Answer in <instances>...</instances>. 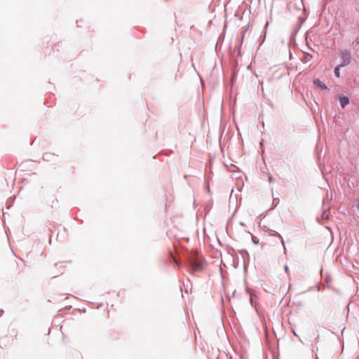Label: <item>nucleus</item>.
Instances as JSON below:
<instances>
[{"instance_id":"f257e3e1","label":"nucleus","mask_w":359,"mask_h":359,"mask_svg":"<svg viewBox=\"0 0 359 359\" xmlns=\"http://www.w3.org/2000/svg\"><path fill=\"white\" fill-rule=\"evenodd\" d=\"M339 56L341 60V66L345 67L349 65L351 62V52L348 50H344L340 51Z\"/></svg>"},{"instance_id":"f03ea898","label":"nucleus","mask_w":359,"mask_h":359,"mask_svg":"<svg viewBox=\"0 0 359 359\" xmlns=\"http://www.w3.org/2000/svg\"><path fill=\"white\" fill-rule=\"evenodd\" d=\"M190 266L193 271H201L203 266V264L201 262H197L195 260H191Z\"/></svg>"},{"instance_id":"9d476101","label":"nucleus","mask_w":359,"mask_h":359,"mask_svg":"<svg viewBox=\"0 0 359 359\" xmlns=\"http://www.w3.org/2000/svg\"><path fill=\"white\" fill-rule=\"evenodd\" d=\"M272 180V178L270 177H269V181L271 182Z\"/></svg>"},{"instance_id":"423d86ee","label":"nucleus","mask_w":359,"mask_h":359,"mask_svg":"<svg viewBox=\"0 0 359 359\" xmlns=\"http://www.w3.org/2000/svg\"><path fill=\"white\" fill-rule=\"evenodd\" d=\"M343 67V66H341L340 65H337L335 68H334V75L337 77V78H339L340 77V69Z\"/></svg>"},{"instance_id":"6e6552de","label":"nucleus","mask_w":359,"mask_h":359,"mask_svg":"<svg viewBox=\"0 0 359 359\" xmlns=\"http://www.w3.org/2000/svg\"><path fill=\"white\" fill-rule=\"evenodd\" d=\"M252 241H253V242H254L255 243H256V244L258 243V241H256L254 238H252Z\"/></svg>"},{"instance_id":"7ed1b4c3","label":"nucleus","mask_w":359,"mask_h":359,"mask_svg":"<svg viewBox=\"0 0 359 359\" xmlns=\"http://www.w3.org/2000/svg\"><path fill=\"white\" fill-rule=\"evenodd\" d=\"M313 85L321 90H329L327 86L322 82L319 79H316L313 80Z\"/></svg>"},{"instance_id":"20e7f679","label":"nucleus","mask_w":359,"mask_h":359,"mask_svg":"<svg viewBox=\"0 0 359 359\" xmlns=\"http://www.w3.org/2000/svg\"><path fill=\"white\" fill-rule=\"evenodd\" d=\"M339 103L342 108H345L349 103V98L346 96H341L339 97Z\"/></svg>"},{"instance_id":"1a4fd4ad","label":"nucleus","mask_w":359,"mask_h":359,"mask_svg":"<svg viewBox=\"0 0 359 359\" xmlns=\"http://www.w3.org/2000/svg\"><path fill=\"white\" fill-rule=\"evenodd\" d=\"M48 156V154H45V155L43 156V158H44L46 156Z\"/></svg>"},{"instance_id":"0eeeda50","label":"nucleus","mask_w":359,"mask_h":359,"mask_svg":"<svg viewBox=\"0 0 359 359\" xmlns=\"http://www.w3.org/2000/svg\"><path fill=\"white\" fill-rule=\"evenodd\" d=\"M285 270L286 272L288 271V266H285Z\"/></svg>"},{"instance_id":"39448f33","label":"nucleus","mask_w":359,"mask_h":359,"mask_svg":"<svg viewBox=\"0 0 359 359\" xmlns=\"http://www.w3.org/2000/svg\"><path fill=\"white\" fill-rule=\"evenodd\" d=\"M272 235L275 236H277L278 238H279L280 239L281 244H282V245L283 247L284 252H286V248L285 246V243H284L283 238L281 236V235L280 233H278V232L275 231H273Z\"/></svg>"}]
</instances>
